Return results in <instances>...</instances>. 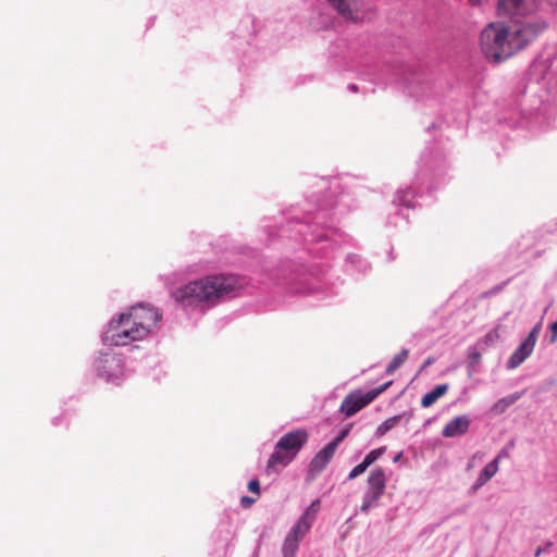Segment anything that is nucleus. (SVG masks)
I'll use <instances>...</instances> for the list:
<instances>
[{"instance_id":"4be33fe9","label":"nucleus","mask_w":557,"mask_h":557,"mask_svg":"<svg viewBox=\"0 0 557 557\" xmlns=\"http://www.w3.org/2000/svg\"><path fill=\"white\" fill-rule=\"evenodd\" d=\"M409 350L403 348L397 355L394 356L392 361L387 364L385 369L386 374H393L408 358Z\"/></svg>"},{"instance_id":"9d476101","label":"nucleus","mask_w":557,"mask_h":557,"mask_svg":"<svg viewBox=\"0 0 557 557\" xmlns=\"http://www.w3.org/2000/svg\"><path fill=\"white\" fill-rule=\"evenodd\" d=\"M421 175L414 176L412 184L409 186H400L394 196L393 205L396 208L413 209L418 206V198L423 196V183Z\"/></svg>"},{"instance_id":"e433bc0d","label":"nucleus","mask_w":557,"mask_h":557,"mask_svg":"<svg viewBox=\"0 0 557 557\" xmlns=\"http://www.w3.org/2000/svg\"><path fill=\"white\" fill-rule=\"evenodd\" d=\"M467 117H468V112H467V111L461 112V113L459 114V117H458L459 123H462L463 121H466V120H467Z\"/></svg>"},{"instance_id":"bb28decb","label":"nucleus","mask_w":557,"mask_h":557,"mask_svg":"<svg viewBox=\"0 0 557 557\" xmlns=\"http://www.w3.org/2000/svg\"><path fill=\"white\" fill-rule=\"evenodd\" d=\"M51 424L55 428L67 426L70 424V413L67 411H62L51 419Z\"/></svg>"},{"instance_id":"a878e982","label":"nucleus","mask_w":557,"mask_h":557,"mask_svg":"<svg viewBox=\"0 0 557 557\" xmlns=\"http://www.w3.org/2000/svg\"><path fill=\"white\" fill-rule=\"evenodd\" d=\"M385 450H386V448L384 446L375 448V449L371 450L370 453H368L362 461L368 467H370L373 462H375L380 457H382L384 455Z\"/></svg>"},{"instance_id":"f03ea898","label":"nucleus","mask_w":557,"mask_h":557,"mask_svg":"<svg viewBox=\"0 0 557 557\" xmlns=\"http://www.w3.org/2000/svg\"><path fill=\"white\" fill-rule=\"evenodd\" d=\"M249 285L247 277L235 273H212L169 288V296L185 315L198 317L222 302L238 297Z\"/></svg>"},{"instance_id":"c9c22d12","label":"nucleus","mask_w":557,"mask_h":557,"mask_svg":"<svg viewBox=\"0 0 557 557\" xmlns=\"http://www.w3.org/2000/svg\"><path fill=\"white\" fill-rule=\"evenodd\" d=\"M348 90L351 91V92H358L359 90V87L356 85V84H349L347 86Z\"/></svg>"},{"instance_id":"c85d7f7f","label":"nucleus","mask_w":557,"mask_h":557,"mask_svg":"<svg viewBox=\"0 0 557 557\" xmlns=\"http://www.w3.org/2000/svg\"><path fill=\"white\" fill-rule=\"evenodd\" d=\"M349 430H350V426H347L343 430H341V432L337 434V436L335 438H333L330 443L331 444H334V446L337 448L338 445L344 441V438L348 435L349 433Z\"/></svg>"},{"instance_id":"ddd939ff","label":"nucleus","mask_w":557,"mask_h":557,"mask_svg":"<svg viewBox=\"0 0 557 557\" xmlns=\"http://www.w3.org/2000/svg\"><path fill=\"white\" fill-rule=\"evenodd\" d=\"M326 4L346 21L359 18L361 0H325Z\"/></svg>"},{"instance_id":"58836bf2","label":"nucleus","mask_w":557,"mask_h":557,"mask_svg":"<svg viewBox=\"0 0 557 557\" xmlns=\"http://www.w3.org/2000/svg\"><path fill=\"white\" fill-rule=\"evenodd\" d=\"M403 456V451L398 453L394 458H393V462H398L400 460Z\"/></svg>"},{"instance_id":"aec40b11","label":"nucleus","mask_w":557,"mask_h":557,"mask_svg":"<svg viewBox=\"0 0 557 557\" xmlns=\"http://www.w3.org/2000/svg\"><path fill=\"white\" fill-rule=\"evenodd\" d=\"M523 395V392H516L513 394H510L508 396H505L500 399H498L492 407L491 411L494 414H502L504 413L510 406L516 404Z\"/></svg>"},{"instance_id":"f3484780","label":"nucleus","mask_w":557,"mask_h":557,"mask_svg":"<svg viewBox=\"0 0 557 557\" xmlns=\"http://www.w3.org/2000/svg\"><path fill=\"white\" fill-rule=\"evenodd\" d=\"M342 267L346 273L351 275L363 274L371 268L368 260L356 252H346Z\"/></svg>"},{"instance_id":"1a4fd4ad","label":"nucleus","mask_w":557,"mask_h":557,"mask_svg":"<svg viewBox=\"0 0 557 557\" xmlns=\"http://www.w3.org/2000/svg\"><path fill=\"white\" fill-rule=\"evenodd\" d=\"M542 330V323H536L529 332L528 336L515 349L509 359L507 360L506 368L513 370L522 364L533 352L537 342V337Z\"/></svg>"},{"instance_id":"f257e3e1","label":"nucleus","mask_w":557,"mask_h":557,"mask_svg":"<svg viewBox=\"0 0 557 557\" xmlns=\"http://www.w3.org/2000/svg\"><path fill=\"white\" fill-rule=\"evenodd\" d=\"M301 208L293 209L278 236L302 238L310 263L283 260L274 271V278L286 293L329 300L342 293L343 281L332 280L331 273L346 247L354 239L334 225L342 215L356 206V199L342 178L318 177L311 185Z\"/></svg>"},{"instance_id":"393cba45","label":"nucleus","mask_w":557,"mask_h":557,"mask_svg":"<svg viewBox=\"0 0 557 557\" xmlns=\"http://www.w3.org/2000/svg\"><path fill=\"white\" fill-rule=\"evenodd\" d=\"M418 174L421 175V181L420 182L423 183V194L432 191L435 188L433 186V184L431 183V176H434V173H429L428 170H423L422 168H420L418 173L416 174V176Z\"/></svg>"},{"instance_id":"dca6fc26","label":"nucleus","mask_w":557,"mask_h":557,"mask_svg":"<svg viewBox=\"0 0 557 557\" xmlns=\"http://www.w3.org/2000/svg\"><path fill=\"white\" fill-rule=\"evenodd\" d=\"M471 419L467 414H461L449 420L443 428L442 435L445 438H454L465 435L470 428Z\"/></svg>"},{"instance_id":"473e14b6","label":"nucleus","mask_w":557,"mask_h":557,"mask_svg":"<svg viewBox=\"0 0 557 557\" xmlns=\"http://www.w3.org/2000/svg\"><path fill=\"white\" fill-rule=\"evenodd\" d=\"M557 341V321H555L554 323H552L550 325V337H549V343L553 344Z\"/></svg>"},{"instance_id":"4468645a","label":"nucleus","mask_w":557,"mask_h":557,"mask_svg":"<svg viewBox=\"0 0 557 557\" xmlns=\"http://www.w3.org/2000/svg\"><path fill=\"white\" fill-rule=\"evenodd\" d=\"M309 531L297 525L296 523L290 528L287 533L283 545L282 556L283 557H296V553L299 548V544Z\"/></svg>"},{"instance_id":"7c9ffc66","label":"nucleus","mask_w":557,"mask_h":557,"mask_svg":"<svg viewBox=\"0 0 557 557\" xmlns=\"http://www.w3.org/2000/svg\"><path fill=\"white\" fill-rule=\"evenodd\" d=\"M391 385H392V381L386 382L379 387L372 388L369 392H374L375 398H376L380 394H382Z\"/></svg>"},{"instance_id":"423d86ee","label":"nucleus","mask_w":557,"mask_h":557,"mask_svg":"<svg viewBox=\"0 0 557 557\" xmlns=\"http://www.w3.org/2000/svg\"><path fill=\"white\" fill-rule=\"evenodd\" d=\"M89 371L95 380L114 387L122 386L134 375L132 360L113 346H103L89 358Z\"/></svg>"},{"instance_id":"9b49d317","label":"nucleus","mask_w":557,"mask_h":557,"mask_svg":"<svg viewBox=\"0 0 557 557\" xmlns=\"http://www.w3.org/2000/svg\"><path fill=\"white\" fill-rule=\"evenodd\" d=\"M528 7L525 0H498L497 14L502 17H509V23L513 21H537L532 16H527Z\"/></svg>"},{"instance_id":"4c0bfd02","label":"nucleus","mask_w":557,"mask_h":557,"mask_svg":"<svg viewBox=\"0 0 557 557\" xmlns=\"http://www.w3.org/2000/svg\"><path fill=\"white\" fill-rule=\"evenodd\" d=\"M487 0H469V2L473 5H481L485 3Z\"/></svg>"},{"instance_id":"6ab92c4d","label":"nucleus","mask_w":557,"mask_h":557,"mask_svg":"<svg viewBox=\"0 0 557 557\" xmlns=\"http://www.w3.org/2000/svg\"><path fill=\"white\" fill-rule=\"evenodd\" d=\"M320 507V500L314 499L310 506L304 511V513L299 517L296 524L304 528L307 531H310L313 521L317 517V513L319 511Z\"/></svg>"},{"instance_id":"5701e85b","label":"nucleus","mask_w":557,"mask_h":557,"mask_svg":"<svg viewBox=\"0 0 557 557\" xmlns=\"http://www.w3.org/2000/svg\"><path fill=\"white\" fill-rule=\"evenodd\" d=\"M401 418H403V414H396V416H393V417L386 419L385 421H383L377 426V429L375 431V436L381 437V436L385 435L388 431L394 429L399 423Z\"/></svg>"},{"instance_id":"6e6552de","label":"nucleus","mask_w":557,"mask_h":557,"mask_svg":"<svg viewBox=\"0 0 557 557\" xmlns=\"http://www.w3.org/2000/svg\"><path fill=\"white\" fill-rule=\"evenodd\" d=\"M387 475L385 470L381 467H376L371 470L368 480L367 488L362 496V503L360 511L368 513L371 509L376 508L380 504V499L386 490Z\"/></svg>"},{"instance_id":"b1692460","label":"nucleus","mask_w":557,"mask_h":557,"mask_svg":"<svg viewBox=\"0 0 557 557\" xmlns=\"http://www.w3.org/2000/svg\"><path fill=\"white\" fill-rule=\"evenodd\" d=\"M407 223H408L407 220L399 212H395L387 216L385 226L387 228L404 227L407 225Z\"/></svg>"},{"instance_id":"72a5a7b5","label":"nucleus","mask_w":557,"mask_h":557,"mask_svg":"<svg viewBox=\"0 0 557 557\" xmlns=\"http://www.w3.org/2000/svg\"><path fill=\"white\" fill-rule=\"evenodd\" d=\"M553 545L552 542H547L545 546H539L534 552V557H540L542 554H544L550 546Z\"/></svg>"},{"instance_id":"2eb2a0df","label":"nucleus","mask_w":557,"mask_h":557,"mask_svg":"<svg viewBox=\"0 0 557 557\" xmlns=\"http://www.w3.org/2000/svg\"><path fill=\"white\" fill-rule=\"evenodd\" d=\"M336 449L337 448L334 446V444L329 443L314 455L309 463L310 476L314 478L326 468Z\"/></svg>"},{"instance_id":"ea45409f","label":"nucleus","mask_w":557,"mask_h":557,"mask_svg":"<svg viewBox=\"0 0 557 557\" xmlns=\"http://www.w3.org/2000/svg\"><path fill=\"white\" fill-rule=\"evenodd\" d=\"M498 455H500V459H502L503 457L507 456V453L505 450H502Z\"/></svg>"},{"instance_id":"2f4dec72","label":"nucleus","mask_w":557,"mask_h":557,"mask_svg":"<svg viewBox=\"0 0 557 557\" xmlns=\"http://www.w3.org/2000/svg\"><path fill=\"white\" fill-rule=\"evenodd\" d=\"M248 490L252 493H259L260 492V483L257 479L251 480L248 483Z\"/></svg>"},{"instance_id":"7ed1b4c3","label":"nucleus","mask_w":557,"mask_h":557,"mask_svg":"<svg viewBox=\"0 0 557 557\" xmlns=\"http://www.w3.org/2000/svg\"><path fill=\"white\" fill-rule=\"evenodd\" d=\"M162 319L159 309L138 304L127 311L119 312L102 327L100 341L103 346L137 348L147 339Z\"/></svg>"},{"instance_id":"f8f14e48","label":"nucleus","mask_w":557,"mask_h":557,"mask_svg":"<svg viewBox=\"0 0 557 557\" xmlns=\"http://www.w3.org/2000/svg\"><path fill=\"white\" fill-rule=\"evenodd\" d=\"M374 399V392L354 391L343 399L339 409L346 417H351Z\"/></svg>"},{"instance_id":"412c9836","label":"nucleus","mask_w":557,"mask_h":557,"mask_svg":"<svg viewBox=\"0 0 557 557\" xmlns=\"http://www.w3.org/2000/svg\"><path fill=\"white\" fill-rule=\"evenodd\" d=\"M448 391V384L436 385L432 391L423 395L421 406L428 408Z\"/></svg>"},{"instance_id":"20e7f679","label":"nucleus","mask_w":557,"mask_h":557,"mask_svg":"<svg viewBox=\"0 0 557 557\" xmlns=\"http://www.w3.org/2000/svg\"><path fill=\"white\" fill-rule=\"evenodd\" d=\"M546 28L541 21H513L508 24L491 23L481 32L484 55L500 63L533 41Z\"/></svg>"},{"instance_id":"cd10ccee","label":"nucleus","mask_w":557,"mask_h":557,"mask_svg":"<svg viewBox=\"0 0 557 557\" xmlns=\"http://www.w3.org/2000/svg\"><path fill=\"white\" fill-rule=\"evenodd\" d=\"M369 467L361 461L359 465L355 466L350 472L348 473L347 480H355L359 475H361Z\"/></svg>"},{"instance_id":"c756f323","label":"nucleus","mask_w":557,"mask_h":557,"mask_svg":"<svg viewBox=\"0 0 557 557\" xmlns=\"http://www.w3.org/2000/svg\"><path fill=\"white\" fill-rule=\"evenodd\" d=\"M498 338V331L495 329L484 336L485 343H493Z\"/></svg>"},{"instance_id":"39448f33","label":"nucleus","mask_w":557,"mask_h":557,"mask_svg":"<svg viewBox=\"0 0 557 557\" xmlns=\"http://www.w3.org/2000/svg\"><path fill=\"white\" fill-rule=\"evenodd\" d=\"M533 75H540L546 88L540 96V107L536 112H527L522 108L523 121L519 125H529L541 129L557 128V54L553 58L537 59L532 67Z\"/></svg>"},{"instance_id":"0eeeda50","label":"nucleus","mask_w":557,"mask_h":557,"mask_svg":"<svg viewBox=\"0 0 557 557\" xmlns=\"http://www.w3.org/2000/svg\"><path fill=\"white\" fill-rule=\"evenodd\" d=\"M309 435L305 429H296L285 433L275 444L268 459L267 469L276 470L287 467L308 442Z\"/></svg>"},{"instance_id":"a211bd4d","label":"nucleus","mask_w":557,"mask_h":557,"mask_svg":"<svg viewBox=\"0 0 557 557\" xmlns=\"http://www.w3.org/2000/svg\"><path fill=\"white\" fill-rule=\"evenodd\" d=\"M500 455H497L490 461L480 472L478 479L470 488V493H475L483 485H485L498 471Z\"/></svg>"},{"instance_id":"f704fd0d","label":"nucleus","mask_w":557,"mask_h":557,"mask_svg":"<svg viewBox=\"0 0 557 557\" xmlns=\"http://www.w3.org/2000/svg\"><path fill=\"white\" fill-rule=\"evenodd\" d=\"M255 502L253 498L249 497V496H243L240 498V504L244 508H247L249 507L252 503Z\"/></svg>"}]
</instances>
